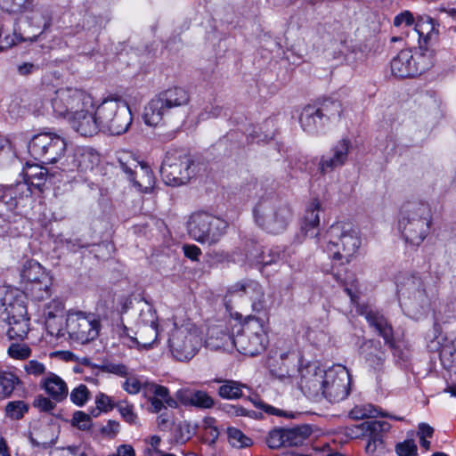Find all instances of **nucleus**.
<instances>
[{"label":"nucleus","instance_id":"1","mask_svg":"<svg viewBox=\"0 0 456 456\" xmlns=\"http://www.w3.org/2000/svg\"><path fill=\"white\" fill-rule=\"evenodd\" d=\"M24 181L13 185L0 186V204L6 209H18L17 217L22 221L23 213L33 203L31 186L42 191L47 178V170L38 165H27L23 170Z\"/></svg>","mask_w":456,"mask_h":456},{"label":"nucleus","instance_id":"2","mask_svg":"<svg viewBox=\"0 0 456 456\" xmlns=\"http://www.w3.org/2000/svg\"><path fill=\"white\" fill-rule=\"evenodd\" d=\"M432 220V210L428 203L409 201L401 208L398 230L406 242L419 246L428 235Z\"/></svg>","mask_w":456,"mask_h":456},{"label":"nucleus","instance_id":"3","mask_svg":"<svg viewBox=\"0 0 456 456\" xmlns=\"http://www.w3.org/2000/svg\"><path fill=\"white\" fill-rule=\"evenodd\" d=\"M318 242L329 257L342 265L350 262L361 245L357 230L351 224L341 222L333 224Z\"/></svg>","mask_w":456,"mask_h":456},{"label":"nucleus","instance_id":"4","mask_svg":"<svg viewBox=\"0 0 456 456\" xmlns=\"http://www.w3.org/2000/svg\"><path fill=\"white\" fill-rule=\"evenodd\" d=\"M256 225L271 234L285 232L293 219V210L284 200L276 197L262 198L253 209Z\"/></svg>","mask_w":456,"mask_h":456},{"label":"nucleus","instance_id":"5","mask_svg":"<svg viewBox=\"0 0 456 456\" xmlns=\"http://www.w3.org/2000/svg\"><path fill=\"white\" fill-rule=\"evenodd\" d=\"M397 295L403 313L411 319H421L431 309L432 296L419 276L409 275L399 281Z\"/></svg>","mask_w":456,"mask_h":456},{"label":"nucleus","instance_id":"6","mask_svg":"<svg viewBox=\"0 0 456 456\" xmlns=\"http://www.w3.org/2000/svg\"><path fill=\"white\" fill-rule=\"evenodd\" d=\"M204 164L183 150L168 151L160 167V175L166 184L180 186L204 170Z\"/></svg>","mask_w":456,"mask_h":456},{"label":"nucleus","instance_id":"7","mask_svg":"<svg viewBox=\"0 0 456 456\" xmlns=\"http://www.w3.org/2000/svg\"><path fill=\"white\" fill-rule=\"evenodd\" d=\"M95 115L101 131L117 135L126 132L133 120L127 102L116 94L103 99L96 108Z\"/></svg>","mask_w":456,"mask_h":456},{"label":"nucleus","instance_id":"8","mask_svg":"<svg viewBox=\"0 0 456 456\" xmlns=\"http://www.w3.org/2000/svg\"><path fill=\"white\" fill-rule=\"evenodd\" d=\"M190 102L187 90L180 86L167 88L157 94L145 106L143 120L146 125L155 126L169 117L173 111L186 106Z\"/></svg>","mask_w":456,"mask_h":456},{"label":"nucleus","instance_id":"9","mask_svg":"<svg viewBox=\"0 0 456 456\" xmlns=\"http://www.w3.org/2000/svg\"><path fill=\"white\" fill-rule=\"evenodd\" d=\"M361 314L365 316L370 326L375 329L385 342L391 346L395 364L401 369L408 370L411 360V347L404 342L392 343L393 328L386 317L379 311L369 309L367 306L361 310Z\"/></svg>","mask_w":456,"mask_h":456},{"label":"nucleus","instance_id":"10","mask_svg":"<svg viewBox=\"0 0 456 456\" xmlns=\"http://www.w3.org/2000/svg\"><path fill=\"white\" fill-rule=\"evenodd\" d=\"M227 222L205 211H199L190 216L187 231L194 240L200 243H216L224 235Z\"/></svg>","mask_w":456,"mask_h":456},{"label":"nucleus","instance_id":"11","mask_svg":"<svg viewBox=\"0 0 456 456\" xmlns=\"http://www.w3.org/2000/svg\"><path fill=\"white\" fill-rule=\"evenodd\" d=\"M168 346L172 355L178 361L185 362L194 357L201 346V338L198 328L191 322L175 326Z\"/></svg>","mask_w":456,"mask_h":456},{"label":"nucleus","instance_id":"12","mask_svg":"<svg viewBox=\"0 0 456 456\" xmlns=\"http://www.w3.org/2000/svg\"><path fill=\"white\" fill-rule=\"evenodd\" d=\"M67 143L64 138L53 133L34 135L28 143L31 157L44 164H55L64 156Z\"/></svg>","mask_w":456,"mask_h":456},{"label":"nucleus","instance_id":"13","mask_svg":"<svg viewBox=\"0 0 456 456\" xmlns=\"http://www.w3.org/2000/svg\"><path fill=\"white\" fill-rule=\"evenodd\" d=\"M66 328L72 340L86 344L99 336L101 324L99 318L93 313L69 310L67 314Z\"/></svg>","mask_w":456,"mask_h":456},{"label":"nucleus","instance_id":"14","mask_svg":"<svg viewBox=\"0 0 456 456\" xmlns=\"http://www.w3.org/2000/svg\"><path fill=\"white\" fill-rule=\"evenodd\" d=\"M430 351H439L442 366L449 372L456 373V333L449 337L443 335L439 323H434L426 335Z\"/></svg>","mask_w":456,"mask_h":456},{"label":"nucleus","instance_id":"15","mask_svg":"<svg viewBox=\"0 0 456 456\" xmlns=\"http://www.w3.org/2000/svg\"><path fill=\"white\" fill-rule=\"evenodd\" d=\"M351 377L347 369L337 365L326 370L322 395L331 403H338L346 399L350 393Z\"/></svg>","mask_w":456,"mask_h":456},{"label":"nucleus","instance_id":"16","mask_svg":"<svg viewBox=\"0 0 456 456\" xmlns=\"http://www.w3.org/2000/svg\"><path fill=\"white\" fill-rule=\"evenodd\" d=\"M232 344L237 351L247 356H256L262 353L267 345V336L263 332H251L240 323L232 328Z\"/></svg>","mask_w":456,"mask_h":456},{"label":"nucleus","instance_id":"17","mask_svg":"<svg viewBox=\"0 0 456 456\" xmlns=\"http://www.w3.org/2000/svg\"><path fill=\"white\" fill-rule=\"evenodd\" d=\"M432 66L426 53L414 56L411 50H402L391 61V71L395 77L404 78L425 72Z\"/></svg>","mask_w":456,"mask_h":456},{"label":"nucleus","instance_id":"18","mask_svg":"<svg viewBox=\"0 0 456 456\" xmlns=\"http://www.w3.org/2000/svg\"><path fill=\"white\" fill-rule=\"evenodd\" d=\"M357 428L369 437L366 452L370 456H383L387 452L383 436L390 430L391 425L385 420H370L361 423Z\"/></svg>","mask_w":456,"mask_h":456},{"label":"nucleus","instance_id":"19","mask_svg":"<svg viewBox=\"0 0 456 456\" xmlns=\"http://www.w3.org/2000/svg\"><path fill=\"white\" fill-rule=\"evenodd\" d=\"M122 170L127 174L134 186L142 192H150L154 186L155 179L151 168L142 162L129 157L126 161L119 159Z\"/></svg>","mask_w":456,"mask_h":456},{"label":"nucleus","instance_id":"20","mask_svg":"<svg viewBox=\"0 0 456 456\" xmlns=\"http://www.w3.org/2000/svg\"><path fill=\"white\" fill-rule=\"evenodd\" d=\"M300 389L309 396H320L323 388L326 370L320 368L316 362H308L305 366H297Z\"/></svg>","mask_w":456,"mask_h":456},{"label":"nucleus","instance_id":"21","mask_svg":"<svg viewBox=\"0 0 456 456\" xmlns=\"http://www.w3.org/2000/svg\"><path fill=\"white\" fill-rule=\"evenodd\" d=\"M100 162L98 152L90 147H78L61 163V169L67 172L93 170Z\"/></svg>","mask_w":456,"mask_h":456},{"label":"nucleus","instance_id":"22","mask_svg":"<svg viewBox=\"0 0 456 456\" xmlns=\"http://www.w3.org/2000/svg\"><path fill=\"white\" fill-rule=\"evenodd\" d=\"M75 87L60 88L53 95L42 101V113L53 114L57 117H66L70 114Z\"/></svg>","mask_w":456,"mask_h":456},{"label":"nucleus","instance_id":"23","mask_svg":"<svg viewBox=\"0 0 456 456\" xmlns=\"http://www.w3.org/2000/svg\"><path fill=\"white\" fill-rule=\"evenodd\" d=\"M302 363L299 355L295 352H285L280 354L279 360L270 359L268 366L270 373L273 377L285 380L295 375L297 372V365Z\"/></svg>","mask_w":456,"mask_h":456},{"label":"nucleus","instance_id":"24","mask_svg":"<svg viewBox=\"0 0 456 456\" xmlns=\"http://www.w3.org/2000/svg\"><path fill=\"white\" fill-rule=\"evenodd\" d=\"M247 295L252 302L253 311L261 313L267 308L262 286L256 281L243 280L230 288V294Z\"/></svg>","mask_w":456,"mask_h":456},{"label":"nucleus","instance_id":"25","mask_svg":"<svg viewBox=\"0 0 456 456\" xmlns=\"http://www.w3.org/2000/svg\"><path fill=\"white\" fill-rule=\"evenodd\" d=\"M0 317L6 322L27 317V306L22 297L6 290L0 297Z\"/></svg>","mask_w":456,"mask_h":456},{"label":"nucleus","instance_id":"26","mask_svg":"<svg viewBox=\"0 0 456 456\" xmlns=\"http://www.w3.org/2000/svg\"><path fill=\"white\" fill-rule=\"evenodd\" d=\"M351 142L347 138L338 141L330 150L331 156H322L319 163V169L325 174L343 166L348 157Z\"/></svg>","mask_w":456,"mask_h":456},{"label":"nucleus","instance_id":"27","mask_svg":"<svg viewBox=\"0 0 456 456\" xmlns=\"http://www.w3.org/2000/svg\"><path fill=\"white\" fill-rule=\"evenodd\" d=\"M138 322L140 327L136 334L142 337L144 333H149V339H144L143 347H150L157 339L159 335L158 317L151 305H146L139 314Z\"/></svg>","mask_w":456,"mask_h":456},{"label":"nucleus","instance_id":"28","mask_svg":"<svg viewBox=\"0 0 456 456\" xmlns=\"http://www.w3.org/2000/svg\"><path fill=\"white\" fill-rule=\"evenodd\" d=\"M27 21L30 28L36 31L30 35H37V37L47 30L52 25L53 12L50 6L44 4H32L28 11Z\"/></svg>","mask_w":456,"mask_h":456},{"label":"nucleus","instance_id":"29","mask_svg":"<svg viewBox=\"0 0 456 456\" xmlns=\"http://www.w3.org/2000/svg\"><path fill=\"white\" fill-rule=\"evenodd\" d=\"M95 111L83 110L69 117L71 128L82 136H92L100 130V123L97 120Z\"/></svg>","mask_w":456,"mask_h":456},{"label":"nucleus","instance_id":"30","mask_svg":"<svg viewBox=\"0 0 456 456\" xmlns=\"http://www.w3.org/2000/svg\"><path fill=\"white\" fill-rule=\"evenodd\" d=\"M289 254L281 246H274L262 251L259 256H255L251 252L241 254L239 257L232 256V261L235 263L243 264L247 259L253 260L256 258V262L263 265H272L274 264L284 263L287 261Z\"/></svg>","mask_w":456,"mask_h":456},{"label":"nucleus","instance_id":"31","mask_svg":"<svg viewBox=\"0 0 456 456\" xmlns=\"http://www.w3.org/2000/svg\"><path fill=\"white\" fill-rule=\"evenodd\" d=\"M299 122L303 130L311 134H318L326 124L316 105L305 106L300 114Z\"/></svg>","mask_w":456,"mask_h":456},{"label":"nucleus","instance_id":"32","mask_svg":"<svg viewBox=\"0 0 456 456\" xmlns=\"http://www.w3.org/2000/svg\"><path fill=\"white\" fill-rule=\"evenodd\" d=\"M361 354L369 366L374 370L379 371L383 368L386 354L379 341H365L361 346Z\"/></svg>","mask_w":456,"mask_h":456},{"label":"nucleus","instance_id":"33","mask_svg":"<svg viewBox=\"0 0 456 456\" xmlns=\"http://www.w3.org/2000/svg\"><path fill=\"white\" fill-rule=\"evenodd\" d=\"M41 384L45 392L57 403L66 399L69 395L65 381L53 372H48Z\"/></svg>","mask_w":456,"mask_h":456},{"label":"nucleus","instance_id":"34","mask_svg":"<svg viewBox=\"0 0 456 456\" xmlns=\"http://www.w3.org/2000/svg\"><path fill=\"white\" fill-rule=\"evenodd\" d=\"M321 204L317 200H314L307 207L302 224V231L305 235L310 238H315L319 234Z\"/></svg>","mask_w":456,"mask_h":456},{"label":"nucleus","instance_id":"35","mask_svg":"<svg viewBox=\"0 0 456 456\" xmlns=\"http://www.w3.org/2000/svg\"><path fill=\"white\" fill-rule=\"evenodd\" d=\"M379 416L397 421L404 420L403 417L389 414L388 412L383 411L379 407H377L373 404L356 405L349 411V417L356 420L368 418H376Z\"/></svg>","mask_w":456,"mask_h":456},{"label":"nucleus","instance_id":"36","mask_svg":"<svg viewBox=\"0 0 456 456\" xmlns=\"http://www.w3.org/2000/svg\"><path fill=\"white\" fill-rule=\"evenodd\" d=\"M313 432L311 425L304 424L285 428L286 446H298L307 439Z\"/></svg>","mask_w":456,"mask_h":456},{"label":"nucleus","instance_id":"37","mask_svg":"<svg viewBox=\"0 0 456 456\" xmlns=\"http://www.w3.org/2000/svg\"><path fill=\"white\" fill-rule=\"evenodd\" d=\"M227 341L226 326L216 325L208 329L206 346L210 350H224Z\"/></svg>","mask_w":456,"mask_h":456},{"label":"nucleus","instance_id":"38","mask_svg":"<svg viewBox=\"0 0 456 456\" xmlns=\"http://www.w3.org/2000/svg\"><path fill=\"white\" fill-rule=\"evenodd\" d=\"M57 437L54 427L51 425H44L36 434V436L30 437V442L34 446L47 449L56 443Z\"/></svg>","mask_w":456,"mask_h":456},{"label":"nucleus","instance_id":"39","mask_svg":"<svg viewBox=\"0 0 456 456\" xmlns=\"http://www.w3.org/2000/svg\"><path fill=\"white\" fill-rule=\"evenodd\" d=\"M45 276H49V274L45 272V268L35 260L26 261L20 272V277L27 284L38 281L44 279Z\"/></svg>","mask_w":456,"mask_h":456},{"label":"nucleus","instance_id":"40","mask_svg":"<svg viewBox=\"0 0 456 456\" xmlns=\"http://www.w3.org/2000/svg\"><path fill=\"white\" fill-rule=\"evenodd\" d=\"M51 277L45 276L44 279L38 281L26 284V290L34 300L41 301L51 295Z\"/></svg>","mask_w":456,"mask_h":456},{"label":"nucleus","instance_id":"41","mask_svg":"<svg viewBox=\"0 0 456 456\" xmlns=\"http://www.w3.org/2000/svg\"><path fill=\"white\" fill-rule=\"evenodd\" d=\"M73 100L69 117L83 110H94V101L91 94L85 90L75 88L72 91Z\"/></svg>","mask_w":456,"mask_h":456},{"label":"nucleus","instance_id":"42","mask_svg":"<svg viewBox=\"0 0 456 456\" xmlns=\"http://www.w3.org/2000/svg\"><path fill=\"white\" fill-rule=\"evenodd\" d=\"M182 400L186 403L203 409H208L214 405L212 397L201 390L185 391Z\"/></svg>","mask_w":456,"mask_h":456},{"label":"nucleus","instance_id":"43","mask_svg":"<svg viewBox=\"0 0 456 456\" xmlns=\"http://www.w3.org/2000/svg\"><path fill=\"white\" fill-rule=\"evenodd\" d=\"M20 378L11 371H0V392L1 397L11 396L17 386L21 385Z\"/></svg>","mask_w":456,"mask_h":456},{"label":"nucleus","instance_id":"44","mask_svg":"<svg viewBox=\"0 0 456 456\" xmlns=\"http://www.w3.org/2000/svg\"><path fill=\"white\" fill-rule=\"evenodd\" d=\"M317 109L326 123L332 118H339L342 112L340 102L330 98L323 100Z\"/></svg>","mask_w":456,"mask_h":456},{"label":"nucleus","instance_id":"45","mask_svg":"<svg viewBox=\"0 0 456 456\" xmlns=\"http://www.w3.org/2000/svg\"><path fill=\"white\" fill-rule=\"evenodd\" d=\"M28 322L29 319L28 317L7 322L9 325L7 330L8 337L11 339L23 340L29 330Z\"/></svg>","mask_w":456,"mask_h":456},{"label":"nucleus","instance_id":"46","mask_svg":"<svg viewBox=\"0 0 456 456\" xmlns=\"http://www.w3.org/2000/svg\"><path fill=\"white\" fill-rule=\"evenodd\" d=\"M144 393L153 394V397L159 398L165 402L169 407H175L177 403L169 395V391L166 387L157 385L154 383H144Z\"/></svg>","mask_w":456,"mask_h":456},{"label":"nucleus","instance_id":"47","mask_svg":"<svg viewBox=\"0 0 456 456\" xmlns=\"http://www.w3.org/2000/svg\"><path fill=\"white\" fill-rule=\"evenodd\" d=\"M7 211H9V212L8 213L0 212V218H2L3 221L7 224L6 227L0 224V230L3 232H6V233L10 234L11 236H15L19 233V224L20 223L23 224L25 221L23 218H22V221H20L18 217L16 218V221H14L15 218L13 216L15 215H18V209H14V210L7 209Z\"/></svg>","mask_w":456,"mask_h":456},{"label":"nucleus","instance_id":"48","mask_svg":"<svg viewBox=\"0 0 456 456\" xmlns=\"http://www.w3.org/2000/svg\"><path fill=\"white\" fill-rule=\"evenodd\" d=\"M106 25V21L101 16L94 14H86L82 20V29L91 31L92 33H99Z\"/></svg>","mask_w":456,"mask_h":456},{"label":"nucleus","instance_id":"49","mask_svg":"<svg viewBox=\"0 0 456 456\" xmlns=\"http://www.w3.org/2000/svg\"><path fill=\"white\" fill-rule=\"evenodd\" d=\"M28 411V404L24 401H12L5 406V414L12 419H20Z\"/></svg>","mask_w":456,"mask_h":456},{"label":"nucleus","instance_id":"50","mask_svg":"<svg viewBox=\"0 0 456 456\" xmlns=\"http://www.w3.org/2000/svg\"><path fill=\"white\" fill-rule=\"evenodd\" d=\"M96 410L92 411L94 417H97L101 411L108 412L112 409L116 408L117 403H115L110 396L104 393H99L95 396Z\"/></svg>","mask_w":456,"mask_h":456},{"label":"nucleus","instance_id":"51","mask_svg":"<svg viewBox=\"0 0 456 456\" xmlns=\"http://www.w3.org/2000/svg\"><path fill=\"white\" fill-rule=\"evenodd\" d=\"M33 0H4L3 8L9 13H20L29 10Z\"/></svg>","mask_w":456,"mask_h":456},{"label":"nucleus","instance_id":"52","mask_svg":"<svg viewBox=\"0 0 456 456\" xmlns=\"http://www.w3.org/2000/svg\"><path fill=\"white\" fill-rule=\"evenodd\" d=\"M266 444L271 449L286 447L285 428H274L271 430L266 437Z\"/></svg>","mask_w":456,"mask_h":456},{"label":"nucleus","instance_id":"53","mask_svg":"<svg viewBox=\"0 0 456 456\" xmlns=\"http://www.w3.org/2000/svg\"><path fill=\"white\" fill-rule=\"evenodd\" d=\"M64 304L60 299H53L45 304L44 308V315L47 322L53 320L57 317H61L63 314Z\"/></svg>","mask_w":456,"mask_h":456},{"label":"nucleus","instance_id":"54","mask_svg":"<svg viewBox=\"0 0 456 456\" xmlns=\"http://www.w3.org/2000/svg\"><path fill=\"white\" fill-rule=\"evenodd\" d=\"M252 439L246 436L240 430L230 427V445L240 449L251 446Z\"/></svg>","mask_w":456,"mask_h":456},{"label":"nucleus","instance_id":"55","mask_svg":"<svg viewBox=\"0 0 456 456\" xmlns=\"http://www.w3.org/2000/svg\"><path fill=\"white\" fill-rule=\"evenodd\" d=\"M8 355L15 360H26L31 355V349L27 344L12 343L7 349Z\"/></svg>","mask_w":456,"mask_h":456},{"label":"nucleus","instance_id":"56","mask_svg":"<svg viewBox=\"0 0 456 456\" xmlns=\"http://www.w3.org/2000/svg\"><path fill=\"white\" fill-rule=\"evenodd\" d=\"M249 401L258 409L263 410L265 412L271 414V415H277V416H282L289 419H294L296 417V413L294 412H288L283 411L281 410L276 409L273 406H271L260 399H258L256 396L254 398L249 397Z\"/></svg>","mask_w":456,"mask_h":456},{"label":"nucleus","instance_id":"57","mask_svg":"<svg viewBox=\"0 0 456 456\" xmlns=\"http://www.w3.org/2000/svg\"><path fill=\"white\" fill-rule=\"evenodd\" d=\"M116 408L125 421L129 424H137L138 418L133 404L128 403L127 401H119L117 403Z\"/></svg>","mask_w":456,"mask_h":456},{"label":"nucleus","instance_id":"58","mask_svg":"<svg viewBox=\"0 0 456 456\" xmlns=\"http://www.w3.org/2000/svg\"><path fill=\"white\" fill-rule=\"evenodd\" d=\"M395 451L398 456H418V448L412 439L396 444Z\"/></svg>","mask_w":456,"mask_h":456},{"label":"nucleus","instance_id":"59","mask_svg":"<svg viewBox=\"0 0 456 456\" xmlns=\"http://www.w3.org/2000/svg\"><path fill=\"white\" fill-rule=\"evenodd\" d=\"M69 397L74 404L83 406L89 399V390L86 385L80 384L71 391Z\"/></svg>","mask_w":456,"mask_h":456},{"label":"nucleus","instance_id":"60","mask_svg":"<svg viewBox=\"0 0 456 456\" xmlns=\"http://www.w3.org/2000/svg\"><path fill=\"white\" fill-rule=\"evenodd\" d=\"M23 370L28 376L40 377L46 373V367L37 360H29L23 365Z\"/></svg>","mask_w":456,"mask_h":456},{"label":"nucleus","instance_id":"61","mask_svg":"<svg viewBox=\"0 0 456 456\" xmlns=\"http://www.w3.org/2000/svg\"><path fill=\"white\" fill-rule=\"evenodd\" d=\"M72 425L80 430H88L92 425L91 417L84 411H77L73 413Z\"/></svg>","mask_w":456,"mask_h":456},{"label":"nucleus","instance_id":"62","mask_svg":"<svg viewBox=\"0 0 456 456\" xmlns=\"http://www.w3.org/2000/svg\"><path fill=\"white\" fill-rule=\"evenodd\" d=\"M123 389L130 395L138 394L141 389L144 390V384H142L135 377L128 378L122 385Z\"/></svg>","mask_w":456,"mask_h":456},{"label":"nucleus","instance_id":"63","mask_svg":"<svg viewBox=\"0 0 456 456\" xmlns=\"http://www.w3.org/2000/svg\"><path fill=\"white\" fill-rule=\"evenodd\" d=\"M34 406L41 411L50 412L55 408L56 403L45 396L38 395L34 400Z\"/></svg>","mask_w":456,"mask_h":456},{"label":"nucleus","instance_id":"64","mask_svg":"<svg viewBox=\"0 0 456 456\" xmlns=\"http://www.w3.org/2000/svg\"><path fill=\"white\" fill-rule=\"evenodd\" d=\"M243 388L247 389L248 392L250 391L249 387L247 385L238 381L230 380V400L243 397Z\"/></svg>","mask_w":456,"mask_h":456}]
</instances>
